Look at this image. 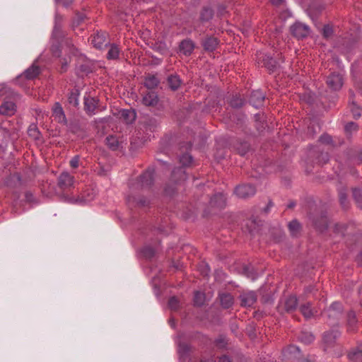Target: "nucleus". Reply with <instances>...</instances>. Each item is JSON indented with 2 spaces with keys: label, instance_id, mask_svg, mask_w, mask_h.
<instances>
[{
  "label": "nucleus",
  "instance_id": "nucleus-1",
  "mask_svg": "<svg viewBox=\"0 0 362 362\" xmlns=\"http://www.w3.org/2000/svg\"><path fill=\"white\" fill-rule=\"evenodd\" d=\"M63 37L64 35L62 29L60 28V27L56 25L52 33V45L51 47L52 52L53 55L55 57L60 56L61 51L59 48L62 42Z\"/></svg>",
  "mask_w": 362,
  "mask_h": 362
},
{
  "label": "nucleus",
  "instance_id": "nucleus-2",
  "mask_svg": "<svg viewBox=\"0 0 362 362\" xmlns=\"http://www.w3.org/2000/svg\"><path fill=\"white\" fill-rule=\"evenodd\" d=\"M342 310L341 304L339 302H334L325 311L324 315L327 316L329 323L334 325L341 317Z\"/></svg>",
  "mask_w": 362,
  "mask_h": 362
},
{
  "label": "nucleus",
  "instance_id": "nucleus-3",
  "mask_svg": "<svg viewBox=\"0 0 362 362\" xmlns=\"http://www.w3.org/2000/svg\"><path fill=\"white\" fill-rule=\"evenodd\" d=\"M292 34L297 38H303L308 35L310 28L302 23H296L291 27Z\"/></svg>",
  "mask_w": 362,
  "mask_h": 362
},
{
  "label": "nucleus",
  "instance_id": "nucleus-4",
  "mask_svg": "<svg viewBox=\"0 0 362 362\" xmlns=\"http://www.w3.org/2000/svg\"><path fill=\"white\" fill-rule=\"evenodd\" d=\"M255 192V187L251 185H240L235 189V194L240 198H247L253 196Z\"/></svg>",
  "mask_w": 362,
  "mask_h": 362
},
{
  "label": "nucleus",
  "instance_id": "nucleus-5",
  "mask_svg": "<svg viewBox=\"0 0 362 362\" xmlns=\"http://www.w3.org/2000/svg\"><path fill=\"white\" fill-rule=\"evenodd\" d=\"M74 177L68 172L62 173L58 178V184L61 189H66L74 187Z\"/></svg>",
  "mask_w": 362,
  "mask_h": 362
},
{
  "label": "nucleus",
  "instance_id": "nucleus-6",
  "mask_svg": "<svg viewBox=\"0 0 362 362\" xmlns=\"http://www.w3.org/2000/svg\"><path fill=\"white\" fill-rule=\"evenodd\" d=\"M327 86L334 90H339L343 85V78L339 73H332L327 78Z\"/></svg>",
  "mask_w": 362,
  "mask_h": 362
},
{
  "label": "nucleus",
  "instance_id": "nucleus-7",
  "mask_svg": "<svg viewBox=\"0 0 362 362\" xmlns=\"http://www.w3.org/2000/svg\"><path fill=\"white\" fill-rule=\"evenodd\" d=\"M107 34L105 32L98 33L91 39V44L97 49H103L108 44Z\"/></svg>",
  "mask_w": 362,
  "mask_h": 362
},
{
  "label": "nucleus",
  "instance_id": "nucleus-8",
  "mask_svg": "<svg viewBox=\"0 0 362 362\" xmlns=\"http://www.w3.org/2000/svg\"><path fill=\"white\" fill-rule=\"evenodd\" d=\"M257 57L259 62H261L262 64V66L266 67L269 71H274L276 69L277 62L270 56L259 54Z\"/></svg>",
  "mask_w": 362,
  "mask_h": 362
},
{
  "label": "nucleus",
  "instance_id": "nucleus-9",
  "mask_svg": "<svg viewBox=\"0 0 362 362\" xmlns=\"http://www.w3.org/2000/svg\"><path fill=\"white\" fill-rule=\"evenodd\" d=\"M52 117L59 123L66 124V122L64 112L59 103H55L52 107Z\"/></svg>",
  "mask_w": 362,
  "mask_h": 362
},
{
  "label": "nucleus",
  "instance_id": "nucleus-10",
  "mask_svg": "<svg viewBox=\"0 0 362 362\" xmlns=\"http://www.w3.org/2000/svg\"><path fill=\"white\" fill-rule=\"evenodd\" d=\"M241 300V305L245 307H250L253 305L257 300V295L253 291L244 293L240 296Z\"/></svg>",
  "mask_w": 362,
  "mask_h": 362
},
{
  "label": "nucleus",
  "instance_id": "nucleus-11",
  "mask_svg": "<svg viewBox=\"0 0 362 362\" xmlns=\"http://www.w3.org/2000/svg\"><path fill=\"white\" fill-rule=\"evenodd\" d=\"M195 45L189 39L183 40L179 46L180 52L185 56H190L194 49Z\"/></svg>",
  "mask_w": 362,
  "mask_h": 362
},
{
  "label": "nucleus",
  "instance_id": "nucleus-12",
  "mask_svg": "<svg viewBox=\"0 0 362 362\" xmlns=\"http://www.w3.org/2000/svg\"><path fill=\"white\" fill-rule=\"evenodd\" d=\"M16 107L13 101H4L0 105V114L6 116H12L15 114Z\"/></svg>",
  "mask_w": 362,
  "mask_h": 362
},
{
  "label": "nucleus",
  "instance_id": "nucleus-13",
  "mask_svg": "<svg viewBox=\"0 0 362 362\" xmlns=\"http://www.w3.org/2000/svg\"><path fill=\"white\" fill-rule=\"evenodd\" d=\"M153 181V170H147L140 177L139 183L142 188L150 187Z\"/></svg>",
  "mask_w": 362,
  "mask_h": 362
},
{
  "label": "nucleus",
  "instance_id": "nucleus-14",
  "mask_svg": "<svg viewBox=\"0 0 362 362\" xmlns=\"http://www.w3.org/2000/svg\"><path fill=\"white\" fill-rule=\"evenodd\" d=\"M264 100V95L262 91L257 90L252 92L250 103L255 107H260Z\"/></svg>",
  "mask_w": 362,
  "mask_h": 362
},
{
  "label": "nucleus",
  "instance_id": "nucleus-15",
  "mask_svg": "<svg viewBox=\"0 0 362 362\" xmlns=\"http://www.w3.org/2000/svg\"><path fill=\"white\" fill-rule=\"evenodd\" d=\"M339 336L340 332L338 329L334 328L331 331L325 332L323 341L326 344L332 345Z\"/></svg>",
  "mask_w": 362,
  "mask_h": 362
},
{
  "label": "nucleus",
  "instance_id": "nucleus-16",
  "mask_svg": "<svg viewBox=\"0 0 362 362\" xmlns=\"http://www.w3.org/2000/svg\"><path fill=\"white\" fill-rule=\"evenodd\" d=\"M85 110L89 115L95 114L98 105V100L95 98L87 97L84 99Z\"/></svg>",
  "mask_w": 362,
  "mask_h": 362
},
{
  "label": "nucleus",
  "instance_id": "nucleus-17",
  "mask_svg": "<svg viewBox=\"0 0 362 362\" xmlns=\"http://www.w3.org/2000/svg\"><path fill=\"white\" fill-rule=\"evenodd\" d=\"M218 45V41L216 37H208L205 38L202 42V46L206 52L214 51Z\"/></svg>",
  "mask_w": 362,
  "mask_h": 362
},
{
  "label": "nucleus",
  "instance_id": "nucleus-18",
  "mask_svg": "<svg viewBox=\"0 0 362 362\" xmlns=\"http://www.w3.org/2000/svg\"><path fill=\"white\" fill-rule=\"evenodd\" d=\"M127 201L132 206H144L148 204V200L144 197H136L134 195H129Z\"/></svg>",
  "mask_w": 362,
  "mask_h": 362
},
{
  "label": "nucleus",
  "instance_id": "nucleus-19",
  "mask_svg": "<svg viewBox=\"0 0 362 362\" xmlns=\"http://www.w3.org/2000/svg\"><path fill=\"white\" fill-rule=\"evenodd\" d=\"M158 103V96L153 91H148L143 97V103L146 106H154Z\"/></svg>",
  "mask_w": 362,
  "mask_h": 362
},
{
  "label": "nucleus",
  "instance_id": "nucleus-20",
  "mask_svg": "<svg viewBox=\"0 0 362 362\" xmlns=\"http://www.w3.org/2000/svg\"><path fill=\"white\" fill-rule=\"evenodd\" d=\"M226 197L223 194L219 193L215 194L210 201V204L212 206L223 208L226 204Z\"/></svg>",
  "mask_w": 362,
  "mask_h": 362
},
{
  "label": "nucleus",
  "instance_id": "nucleus-21",
  "mask_svg": "<svg viewBox=\"0 0 362 362\" xmlns=\"http://www.w3.org/2000/svg\"><path fill=\"white\" fill-rule=\"evenodd\" d=\"M350 360L355 362H362V344L350 351L348 354Z\"/></svg>",
  "mask_w": 362,
  "mask_h": 362
},
{
  "label": "nucleus",
  "instance_id": "nucleus-22",
  "mask_svg": "<svg viewBox=\"0 0 362 362\" xmlns=\"http://www.w3.org/2000/svg\"><path fill=\"white\" fill-rule=\"evenodd\" d=\"M358 320L354 312H349L347 315V327L349 332H355L357 327Z\"/></svg>",
  "mask_w": 362,
  "mask_h": 362
},
{
  "label": "nucleus",
  "instance_id": "nucleus-23",
  "mask_svg": "<svg viewBox=\"0 0 362 362\" xmlns=\"http://www.w3.org/2000/svg\"><path fill=\"white\" fill-rule=\"evenodd\" d=\"M219 298L223 308H229L233 304V298L230 293H221Z\"/></svg>",
  "mask_w": 362,
  "mask_h": 362
},
{
  "label": "nucleus",
  "instance_id": "nucleus-24",
  "mask_svg": "<svg viewBox=\"0 0 362 362\" xmlns=\"http://www.w3.org/2000/svg\"><path fill=\"white\" fill-rule=\"evenodd\" d=\"M300 310L303 316L307 319L313 317L317 313L314 308H311V305L309 303L301 305Z\"/></svg>",
  "mask_w": 362,
  "mask_h": 362
},
{
  "label": "nucleus",
  "instance_id": "nucleus-25",
  "mask_svg": "<svg viewBox=\"0 0 362 362\" xmlns=\"http://www.w3.org/2000/svg\"><path fill=\"white\" fill-rule=\"evenodd\" d=\"M122 142L114 135H110L106 138V144L112 151H116L120 147Z\"/></svg>",
  "mask_w": 362,
  "mask_h": 362
},
{
  "label": "nucleus",
  "instance_id": "nucleus-26",
  "mask_svg": "<svg viewBox=\"0 0 362 362\" xmlns=\"http://www.w3.org/2000/svg\"><path fill=\"white\" fill-rule=\"evenodd\" d=\"M40 71V67L35 64H33L30 68L25 71L24 76L28 79H33L39 75Z\"/></svg>",
  "mask_w": 362,
  "mask_h": 362
},
{
  "label": "nucleus",
  "instance_id": "nucleus-27",
  "mask_svg": "<svg viewBox=\"0 0 362 362\" xmlns=\"http://www.w3.org/2000/svg\"><path fill=\"white\" fill-rule=\"evenodd\" d=\"M120 117L127 124L132 123L136 118V114L131 110H122L120 112Z\"/></svg>",
  "mask_w": 362,
  "mask_h": 362
},
{
  "label": "nucleus",
  "instance_id": "nucleus-28",
  "mask_svg": "<svg viewBox=\"0 0 362 362\" xmlns=\"http://www.w3.org/2000/svg\"><path fill=\"white\" fill-rule=\"evenodd\" d=\"M158 83H159V80L154 75L148 74L145 78L144 85L148 89H153V88L157 87Z\"/></svg>",
  "mask_w": 362,
  "mask_h": 362
},
{
  "label": "nucleus",
  "instance_id": "nucleus-29",
  "mask_svg": "<svg viewBox=\"0 0 362 362\" xmlns=\"http://www.w3.org/2000/svg\"><path fill=\"white\" fill-rule=\"evenodd\" d=\"M168 83L169 87L172 90H175L180 87V86L181 84V81L178 76L170 75L168 78Z\"/></svg>",
  "mask_w": 362,
  "mask_h": 362
},
{
  "label": "nucleus",
  "instance_id": "nucleus-30",
  "mask_svg": "<svg viewBox=\"0 0 362 362\" xmlns=\"http://www.w3.org/2000/svg\"><path fill=\"white\" fill-rule=\"evenodd\" d=\"M120 49L117 45L112 44L110 46V49L107 54V58L108 59H117L119 57Z\"/></svg>",
  "mask_w": 362,
  "mask_h": 362
},
{
  "label": "nucleus",
  "instance_id": "nucleus-31",
  "mask_svg": "<svg viewBox=\"0 0 362 362\" xmlns=\"http://www.w3.org/2000/svg\"><path fill=\"white\" fill-rule=\"evenodd\" d=\"M213 16V10L209 7H204L201 11L200 20L202 22H207L212 18Z\"/></svg>",
  "mask_w": 362,
  "mask_h": 362
},
{
  "label": "nucleus",
  "instance_id": "nucleus-32",
  "mask_svg": "<svg viewBox=\"0 0 362 362\" xmlns=\"http://www.w3.org/2000/svg\"><path fill=\"white\" fill-rule=\"evenodd\" d=\"M285 309L287 312H290L296 309L297 306V299L295 296H289L285 301Z\"/></svg>",
  "mask_w": 362,
  "mask_h": 362
},
{
  "label": "nucleus",
  "instance_id": "nucleus-33",
  "mask_svg": "<svg viewBox=\"0 0 362 362\" xmlns=\"http://www.w3.org/2000/svg\"><path fill=\"white\" fill-rule=\"evenodd\" d=\"M78 90L77 89H73L69 95V103L74 107L77 106L78 105Z\"/></svg>",
  "mask_w": 362,
  "mask_h": 362
},
{
  "label": "nucleus",
  "instance_id": "nucleus-34",
  "mask_svg": "<svg viewBox=\"0 0 362 362\" xmlns=\"http://www.w3.org/2000/svg\"><path fill=\"white\" fill-rule=\"evenodd\" d=\"M243 272L247 278L251 279L252 281L257 278V273L251 266H244Z\"/></svg>",
  "mask_w": 362,
  "mask_h": 362
},
{
  "label": "nucleus",
  "instance_id": "nucleus-35",
  "mask_svg": "<svg viewBox=\"0 0 362 362\" xmlns=\"http://www.w3.org/2000/svg\"><path fill=\"white\" fill-rule=\"evenodd\" d=\"M314 336L310 332H302L299 335V339L304 344H308L314 341Z\"/></svg>",
  "mask_w": 362,
  "mask_h": 362
},
{
  "label": "nucleus",
  "instance_id": "nucleus-36",
  "mask_svg": "<svg viewBox=\"0 0 362 362\" xmlns=\"http://www.w3.org/2000/svg\"><path fill=\"white\" fill-rule=\"evenodd\" d=\"M315 226L320 231H324L328 227L327 218L325 216L321 217V219L318 221H315Z\"/></svg>",
  "mask_w": 362,
  "mask_h": 362
},
{
  "label": "nucleus",
  "instance_id": "nucleus-37",
  "mask_svg": "<svg viewBox=\"0 0 362 362\" xmlns=\"http://www.w3.org/2000/svg\"><path fill=\"white\" fill-rule=\"evenodd\" d=\"M205 301L204 293L200 291H196L194 295V303L197 306H202Z\"/></svg>",
  "mask_w": 362,
  "mask_h": 362
},
{
  "label": "nucleus",
  "instance_id": "nucleus-38",
  "mask_svg": "<svg viewBox=\"0 0 362 362\" xmlns=\"http://www.w3.org/2000/svg\"><path fill=\"white\" fill-rule=\"evenodd\" d=\"M255 122H256V127L259 132H262L267 124L264 123L263 120V115L258 113L255 115Z\"/></svg>",
  "mask_w": 362,
  "mask_h": 362
},
{
  "label": "nucleus",
  "instance_id": "nucleus-39",
  "mask_svg": "<svg viewBox=\"0 0 362 362\" xmlns=\"http://www.w3.org/2000/svg\"><path fill=\"white\" fill-rule=\"evenodd\" d=\"M349 107L354 118H358L361 115L362 109L355 102L352 101Z\"/></svg>",
  "mask_w": 362,
  "mask_h": 362
},
{
  "label": "nucleus",
  "instance_id": "nucleus-40",
  "mask_svg": "<svg viewBox=\"0 0 362 362\" xmlns=\"http://www.w3.org/2000/svg\"><path fill=\"white\" fill-rule=\"evenodd\" d=\"M300 223L297 221H292L288 223V229L293 235H296L300 230Z\"/></svg>",
  "mask_w": 362,
  "mask_h": 362
},
{
  "label": "nucleus",
  "instance_id": "nucleus-41",
  "mask_svg": "<svg viewBox=\"0 0 362 362\" xmlns=\"http://www.w3.org/2000/svg\"><path fill=\"white\" fill-rule=\"evenodd\" d=\"M192 161V156L189 153H185L180 157V162L183 166H188Z\"/></svg>",
  "mask_w": 362,
  "mask_h": 362
},
{
  "label": "nucleus",
  "instance_id": "nucleus-42",
  "mask_svg": "<svg viewBox=\"0 0 362 362\" xmlns=\"http://www.w3.org/2000/svg\"><path fill=\"white\" fill-rule=\"evenodd\" d=\"M243 100L238 95L233 96L230 100V104L233 107H240L243 105Z\"/></svg>",
  "mask_w": 362,
  "mask_h": 362
},
{
  "label": "nucleus",
  "instance_id": "nucleus-43",
  "mask_svg": "<svg viewBox=\"0 0 362 362\" xmlns=\"http://www.w3.org/2000/svg\"><path fill=\"white\" fill-rule=\"evenodd\" d=\"M344 130L346 134H351L352 132H355L358 130V126L354 122H349L344 127Z\"/></svg>",
  "mask_w": 362,
  "mask_h": 362
},
{
  "label": "nucleus",
  "instance_id": "nucleus-44",
  "mask_svg": "<svg viewBox=\"0 0 362 362\" xmlns=\"http://www.w3.org/2000/svg\"><path fill=\"white\" fill-rule=\"evenodd\" d=\"M142 253L145 257L151 258L152 257H153L155 251L151 247L146 246L143 248Z\"/></svg>",
  "mask_w": 362,
  "mask_h": 362
},
{
  "label": "nucleus",
  "instance_id": "nucleus-45",
  "mask_svg": "<svg viewBox=\"0 0 362 362\" xmlns=\"http://www.w3.org/2000/svg\"><path fill=\"white\" fill-rule=\"evenodd\" d=\"M168 305L171 310H176L179 308L178 299L175 296L170 298L168 301Z\"/></svg>",
  "mask_w": 362,
  "mask_h": 362
},
{
  "label": "nucleus",
  "instance_id": "nucleus-46",
  "mask_svg": "<svg viewBox=\"0 0 362 362\" xmlns=\"http://www.w3.org/2000/svg\"><path fill=\"white\" fill-rule=\"evenodd\" d=\"M177 172L180 174V177L177 179L178 180H182L185 178V170L182 168H179L177 170H174L172 173V177L175 180H177L176 173Z\"/></svg>",
  "mask_w": 362,
  "mask_h": 362
},
{
  "label": "nucleus",
  "instance_id": "nucleus-47",
  "mask_svg": "<svg viewBox=\"0 0 362 362\" xmlns=\"http://www.w3.org/2000/svg\"><path fill=\"white\" fill-rule=\"evenodd\" d=\"M69 165L71 168L75 169L77 168L80 165V156H74L69 161Z\"/></svg>",
  "mask_w": 362,
  "mask_h": 362
},
{
  "label": "nucleus",
  "instance_id": "nucleus-48",
  "mask_svg": "<svg viewBox=\"0 0 362 362\" xmlns=\"http://www.w3.org/2000/svg\"><path fill=\"white\" fill-rule=\"evenodd\" d=\"M334 231L337 233H341L342 235L346 231V226L344 224L337 223L334 226Z\"/></svg>",
  "mask_w": 362,
  "mask_h": 362
},
{
  "label": "nucleus",
  "instance_id": "nucleus-49",
  "mask_svg": "<svg viewBox=\"0 0 362 362\" xmlns=\"http://www.w3.org/2000/svg\"><path fill=\"white\" fill-rule=\"evenodd\" d=\"M333 33V29L329 25H325L323 28V36L325 38H329Z\"/></svg>",
  "mask_w": 362,
  "mask_h": 362
},
{
  "label": "nucleus",
  "instance_id": "nucleus-50",
  "mask_svg": "<svg viewBox=\"0 0 362 362\" xmlns=\"http://www.w3.org/2000/svg\"><path fill=\"white\" fill-rule=\"evenodd\" d=\"M353 195L356 200V202H360L362 201V189H354L353 190Z\"/></svg>",
  "mask_w": 362,
  "mask_h": 362
},
{
  "label": "nucleus",
  "instance_id": "nucleus-51",
  "mask_svg": "<svg viewBox=\"0 0 362 362\" xmlns=\"http://www.w3.org/2000/svg\"><path fill=\"white\" fill-rule=\"evenodd\" d=\"M28 133L30 136H33L35 139H37L38 137L39 132L35 126H30V127L28 129Z\"/></svg>",
  "mask_w": 362,
  "mask_h": 362
},
{
  "label": "nucleus",
  "instance_id": "nucleus-52",
  "mask_svg": "<svg viewBox=\"0 0 362 362\" xmlns=\"http://www.w3.org/2000/svg\"><path fill=\"white\" fill-rule=\"evenodd\" d=\"M320 141L323 144H329L332 142V138L329 135L325 134L320 136Z\"/></svg>",
  "mask_w": 362,
  "mask_h": 362
},
{
  "label": "nucleus",
  "instance_id": "nucleus-53",
  "mask_svg": "<svg viewBox=\"0 0 362 362\" xmlns=\"http://www.w3.org/2000/svg\"><path fill=\"white\" fill-rule=\"evenodd\" d=\"M339 200H340L341 204L344 206H346V197L345 194H344L342 192L339 193Z\"/></svg>",
  "mask_w": 362,
  "mask_h": 362
},
{
  "label": "nucleus",
  "instance_id": "nucleus-54",
  "mask_svg": "<svg viewBox=\"0 0 362 362\" xmlns=\"http://www.w3.org/2000/svg\"><path fill=\"white\" fill-rule=\"evenodd\" d=\"M249 149V146L247 143H245L243 146V149L241 151H239V153L241 155V156H243L245 155L247 151H248Z\"/></svg>",
  "mask_w": 362,
  "mask_h": 362
},
{
  "label": "nucleus",
  "instance_id": "nucleus-55",
  "mask_svg": "<svg viewBox=\"0 0 362 362\" xmlns=\"http://www.w3.org/2000/svg\"><path fill=\"white\" fill-rule=\"evenodd\" d=\"M218 362H231V361L227 356L223 355L219 358Z\"/></svg>",
  "mask_w": 362,
  "mask_h": 362
},
{
  "label": "nucleus",
  "instance_id": "nucleus-56",
  "mask_svg": "<svg viewBox=\"0 0 362 362\" xmlns=\"http://www.w3.org/2000/svg\"><path fill=\"white\" fill-rule=\"evenodd\" d=\"M59 3L62 4L64 6H69L72 3L74 0H58Z\"/></svg>",
  "mask_w": 362,
  "mask_h": 362
},
{
  "label": "nucleus",
  "instance_id": "nucleus-57",
  "mask_svg": "<svg viewBox=\"0 0 362 362\" xmlns=\"http://www.w3.org/2000/svg\"><path fill=\"white\" fill-rule=\"evenodd\" d=\"M288 350V351L290 353H294L296 351H299L298 348L297 346H289Z\"/></svg>",
  "mask_w": 362,
  "mask_h": 362
},
{
  "label": "nucleus",
  "instance_id": "nucleus-58",
  "mask_svg": "<svg viewBox=\"0 0 362 362\" xmlns=\"http://www.w3.org/2000/svg\"><path fill=\"white\" fill-rule=\"evenodd\" d=\"M356 262L359 265H362V252L357 256Z\"/></svg>",
  "mask_w": 362,
  "mask_h": 362
},
{
  "label": "nucleus",
  "instance_id": "nucleus-59",
  "mask_svg": "<svg viewBox=\"0 0 362 362\" xmlns=\"http://www.w3.org/2000/svg\"><path fill=\"white\" fill-rule=\"evenodd\" d=\"M271 1L274 5H280L283 2V0H271Z\"/></svg>",
  "mask_w": 362,
  "mask_h": 362
},
{
  "label": "nucleus",
  "instance_id": "nucleus-60",
  "mask_svg": "<svg viewBox=\"0 0 362 362\" xmlns=\"http://www.w3.org/2000/svg\"><path fill=\"white\" fill-rule=\"evenodd\" d=\"M313 287H308L306 288V292L311 293L313 291Z\"/></svg>",
  "mask_w": 362,
  "mask_h": 362
},
{
  "label": "nucleus",
  "instance_id": "nucleus-61",
  "mask_svg": "<svg viewBox=\"0 0 362 362\" xmlns=\"http://www.w3.org/2000/svg\"><path fill=\"white\" fill-rule=\"evenodd\" d=\"M358 160L362 162V151L358 155Z\"/></svg>",
  "mask_w": 362,
  "mask_h": 362
},
{
  "label": "nucleus",
  "instance_id": "nucleus-62",
  "mask_svg": "<svg viewBox=\"0 0 362 362\" xmlns=\"http://www.w3.org/2000/svg\"><path fill=\"white\" fill-rule=\"evenodd\" d=\"M359 293H362V286H361V288H359Z\"/></svg>",
  "mask_w": 362,
  "mask_h": 362
},
{
  "label": "nucleus",
  "instance_id": "nucleus-63",
  "mask_svg": "<svg viewBox=\"0 0 362 362\" xmlns=\"http://www.w3.org/2000/svg\"><path fill=\"white\" fill-rule=\"evenodd\" d=\"M208 271H209V269H207V271L204 273V275L206 276V275H207V274H208Z\"/></svg>",
  "mask_w": 362,
  "mask_h": 362
},
{
  "label": "nucleus",
  "instance_id": "nucleus-64",
  "mask_svg": "<svg viewBox=\"0 0 362 362\" xmlns=\"http://www.w3.org/2000/svg\"><path fill=\"white\" fill-rule=\"evenodd\" d=\"M302 362H313V361L306 360V361H303Z\"/></svg>",
  "mask_w": 362,
  "mask_h": 362
}]
</instances>
